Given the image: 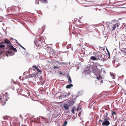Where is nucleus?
<instances>
[{
  "instance_id": "obj_1",
  "label": "nucleus",
  "mask_w": 126,
  "mask_h": 126,
  "mask_svg": "<svg viewBox=\"0 0 126 126\" xmlns=\"http://www.w3.org/2000/svg\"><path fill=\"white\" fill-rule=\"evenodd\" d=\"M95 65L96 67V68H95L94 69V68H93L92 64V65L88 64L87 66V68L85 69L83 72V74H90V71H93L94 73L96 75L97 79L98 80L100 79H101L102 78V77L101 76V72L103 70L102 69H101V70H98V69L97 68V66H101L99 64L95 63Z\"/></svg>"
},
{
  "instance_id": "obj_2",
  "label": "nucleus",
  "mask_w": 126,
  "mask_h": 126,
  "mask_svg": "<svg viewBox=\"0 0 126 126\" xmlns=\"http://www.w3.org/2000/svg\"><path fill=\"white\" fill-rule=\"evenodd\" d=\"M4 42V44H7L8 47H9L10 50H11L12 51H14L15 52L16 51V49L13 47L10 41L8 40V39H5Z\"/></svg>"
},
{
  "instance_id": "obj_3",
  "label": "nucleus",
  "mask_w": 126,
  "mask_h": 126,
  "mask_svg": "<svg viewBox=\"0 0 126 126\" xmlns=\"http://www.w3.org/2000/svg\"><path fill=\"white\" fill-rule=\"evenodd\" d=\"M27 78H30L32 77L34 78H35L36 77H37L38 75L36 74V73L34 69H33L32 70V72L30 73V72L29 74L27 76H26Z\"/></svg>"
},
{
  "instance_id": "obj_4",
  "label": "nucleus",
  "mask_w": 126,
  "mask_h": 126,
  "mask_svg": "<svg viewBox=\"0 0 126 126\" xmlns=\"http://www.w3.org/2000/svg\"><path fill=\"white\" fill-rule=\"evenodd\" d=\"M95 56H96V58L97 60H99L103 61V62H104L106 60L102 57V55L99 52L98 53H96Z\"/></svg>"
},
{
  "instance_id": "obj_5",
  "label": "nucleus",
  "mask_w": 126,
  "mask_h": 126,
  "mask_svg": "<svg viewBox=\"0 0 126 126\" xmlns=\"http://www.w3.org/2000/svg\"><path fill=\"white\" fill-rule=\"evenodd\" d=\"M73 102L69 101H68L67 103L64 104L63 107L65 110H67L69 109V107L70 106H72L73 105Z\"/></svg>"
},
{
  "instance_id": "obj_6",
  "label": "nucleus",
  "mask_w": 126,
  "mask_h": 126,
  "mask_svg": "<svg viewBox=\"0 0 126 126\" xmlns=\"http://www.w3.org/2000/svg\"><path fill=\"white\" fill-rule=\"evenodd\" d=\"M42 38L40 37L38 39L34 41V43L37 47H38V46H41L42 44Z\"/></svg>"
},
{
  "instance_id": "obj_7",
  "label": "nucleus",
  "mask_w": 126,
  "mask_h": 126,
  "mask_svg": "<svg viewBox=\"0 0 126 126\" xmlns=\"http://www.w3.org/2000/svg\"><path fill=\"white\" fill-rule=\"evenodd\" d=\"M104 120V121H103L102 120H99V121L103 122L102 124L103 126H109L110 124V123L109 122L108 120V119H107Z\"/></svg>"
},
{
  "instance_id": "obj_8",
  "label": "nucleus",
  "mask_w": 126,
  "mask_h": 126,
  "mask_svg": "<svg viewBox=\"0 0 126 126\" xmlns=\"http://www.w3.org/2000/svg\"><path fill=\"white\" fill-rule=\"evenodd\" d=\"M3 96L4 100L5 102L7 101L8 99L9 98V95L7 92L5 93V94H4Z\"/></svg>"
},
{
  "instance_id": "obj_9",
  "label": "nucleus",
  "mask_w": 126,
  "mask_h": 126,
  "mask_svg": "<svg viewBox=\"0 0 126 126\" xmlns=\"http://www.w3.org/2000/svg\"><path fill=\"white\" fill-rule=\"evenodd\" d=\"M11 51H7L6 52H4L3 53V54L4 55V56L6 55L7 57L11 56L12 55V53L10 52Z\"/></svg>"
},
{
  "instance_id": "obj_10",
  "label": "nucleus",
  "mask_w": 126,
  "mask_h": 126,
  "mask_svg": "<svg viewBox=\"0 0 126 126\" xmlns=\"http://www.w3.org/2000/svg\"><path fill=\"white\" fill-rule=\"evenodd\" d=\"M46 118H45L43 117H41V119L40 120V122L42 123H47V122L46 121Z\"/></svg>"
},
{
  "instance_id": "obj_11",
  "label": "nucleus",
  "mask_w": 126,
  "mask_h": 126,
  "mask_svg": "<svg viewBox=\"0 0 126 126\" xmlns=\"http://www.w3.org/2000/svg\"><path fill=\"white\" fill-rule=\"evenodd\" d=\"M67 97V95L66 94H61L59 97V99H62V98H65Z\"/></svg>"
},
{
  "instance_id": "obj_12",
  "label": "nucleus",
  "mask_w": 126,
  "mask_h": 126,
  "mask_svg": "<svg viewBox=\"0 0 126 126\" xmlns=\"http://www.w3.org/2000/svg\"><path fill=\"white\" fill-rule=\"evenodd\" d=\"M5 47V46L4 44V43L2 42L0 43V48H3Z\"/></svg>"
},
{
  "instance_id": "obj_13",
  "label": "nucleus",
  "mask_w": 126,
  "mask_h": 126,
  "mask_svg": "<svg viewBox=\"0 0 126 126\" xmlns=\"http://www.w3.org/2000/svg\"><path fill=\"white\" fill-rule=\"evenodd\" d=\"M36 70L37 72H36V74H37L38 75V76L39 75L41 74V71L40 69L38 67H37V69H36Z\"/></svg>"
},
{
  "instance_id": "obj_14",
  "label": "nucleus",
  "mask_w": 126,
  "mask_h": 126,
  "mask_svg": "<svg viewBox=\"0 0 126 126\" xmlns=\"http://www.w3.org/2000/svg\"><path fill=\"white\" fill-rule=\"evenodd\" d=\"M67 78L68 79V82L69 84L71 83L72 81L71 77L69 75H68L67 77Z\"/></svg>"
},
{
  "instance_id": "obj_15",
  "label": "nucleus",
  "mask_w": 126,
  "mask_h": 126,
  "mask_svg": "<svg viewBox=\"0 0 126 126\" xmlns=\"http://www.w3.org/2000/svg\"><path fill=\"white\" fill-rule=\"evenodd\" d=\"M108 115V112H106L105 113V114L104 115L103 117V119H107V118H108L107 117V116Z\"/></svg>"
},
{
  "instance_id": "obj_16",
  "label": "nucleus",
  "mask_w": 126,
  "mask_h": 126,
  "mask_svg": "<svg viewBox=\"0 0 126 126\" xmlns=\"http://www.w3.org/2000/svg\"><path fill=\"white\" fill-rule=\"evenodd\" d=\"M90 59L93 60H97L96 58V56H92L91 57Z\"/></svg>"
},
{
  "instance_id": "obj_17",
  "label": "nucleus",
  "mask_w": 126,
  "mask_h": 126,
  "mask_svg": "<svg viewBox=\"0 0 126 126\" xmlns=\"http://www.w3.org/2000/svg\"><path fill=\"white\" fill-rule=\"evenodd\" d=\"M40 1L42 3H46L47 2V0H40Z\"/></svg>"
},
{
  "instance_id": "obj_18",
  "label": "nucleus",
  "mask_w": 126,
  "mask_h": 126,
  "mask_svg": "<svg viewBox=\"0 0 126 126\" xmlns=\"http://www.w3.org/2000/svg\"><path fill=\"white\" fill-rule=\"evenodd\" d=\"M60 64L61 65H63V66L65 65H66V64L64 63L63 62H60Z\"/></svg>"
},
{
  "instance_id": "obj_19",
  "label": "nucleus",
  "mask_w": 126,
  "mask_h": 126,
  "mask_svg": "<svg viewBox=\"0 0 126 126\" xmlns=\"http://www.w3.org/2000/svg\"><path fill=\"white\" fill-rule=\"evenodd\" d=\"M18 45L20 47H21V48H22L24 49L25 50H26L19 43H18Z\"/></svg>"
},
{
  "instance_id": "obj_20",
  "label": "nucleus",
  "mask_w": 126,
  "mask_h": 126,
  "mask_svg": "<svg viewBox=\"0 0 126 126\" xmlns=\"http://www.w3.org/2000/svg\"><path fill=\"white\" fill-rule=\"evenodd\" d=\"M110 75L112 77V78L113 79H115V77L113 74L112 73V74L111 73H110Z\"/></svg>"
},
{
  "instance_id": "obj_21",
  "label": "nucleus",
  "mask_w": 126,
  "mask_h": 126,
  "mask_svg": "<svg viewBox=\"0 0 126 126\" xmlns=\"http://www.w3.org/2000/svg\"><path fill=\"white\" fill-rule=\"evenodd\" d=\"M40 0H36L35 3L36 4H39V2Z\"/></svg>"
},
{
  "instance_id": "obj_22",
  "label": "nucleus",
  "mask_w": 126,
  "mask_h": 126,
  "mask_svg": "<svg viewBox=\"0 0 126 126\" xmlns=\"http://www.w3.org/2000/svg\"><path fill=\"white\" fill-rule=\"evenodd\" d=\"M106 49H107V52H108L109 55V56L108 57V59H109V58H110V53H109V51H108V49H107V48H106Z\"/></svg>"
},
{
  "instance_id": "obj_23",
  "label": "nucleus",
  "mask_w": 126,
  "mask_h": 126,
  "mask_svg": "<svg viewBox=\"0 0 126 126\" xmlns=\"http://www.w3.org/2000/svg\"><path fill=\"white\" fill-rule=\"evenodd\" d=\"M70 86L69 84L67 85L66 87V89L69 88V89L70 88Z\"/></svg>"
},
{
  "instance_id": "obj_24",
  "label": "nucleus",
  "mask_w": 126,
  "mask_h": 126,
  "mask_svg": "<svg viewBox=\"0 0 126 126\" xmlns=\"http://www.w3.org/2000/svg\"><path fill=\"white\" fill-rule=\"evenodd\" d=\"M67 122L66 121H65L64 122V124L63 125L66 126L67 124Z\"/></svg>"
},
{
  "instance_id": "obj_25",
  "label": "nucleus",
  "mask_w": 126,
  "mask_h": 126,
  "mask_svg": "<svg viewBox=\"0 0 126 126\" xmlns=\"http://www.w3.org/2000/svg\"><path fill=\"white\" fill-rule=\"evenodd\" d=\"M74 110H75L74 109H72L71 110V112L73 114H74Z\"/></svg>"
},
{
  "instance_id": "obj_26",
  "label": "nucleus",
  "mask_w": 126,
  "mask_h": 126,
  "mask_svg": "<svg viewBox=\"0 0 126 126\" xmlns=\"http://www.w3.org/2000/svg\"><path fill=\"white\" fill-rule=\"evenodd\" d=\"M32 67L33 68L35 69H37V68L38 67L36 66L35 65H33L32 66Z\"/></svg>"
},
{
  "instance_id": "obj_27",
  "label": "nucleus",
  "mask_w": 126,
  "mask_h": 126,
  "mask_svg": "<svg viewBox=\"0 0 126 126\" xmlns=\"http://www.w3.org/2000/svg\"><path fill=\"white\" fill-rule=\"evenodd\" d=\"M6 102L5 101L4 102V103H3L2 104H1V105L2 106H4L5 104H6Z\"/></svg>"
},
{
  "instance_id": "obj_28",
  "label": "nucleus",
  "mask_w": 126,
  "mask_h": 126,
  "mask_svg": "<svg viewBox=\"0 0 126 126\" xmlns=\"http://www.w3.org/2000/svg\"><path fill=\"white\" fill-rule=\"evenodd\" d=\"M116 113V112H113L112 111V115H113L115 114Z\"/></svg>"
},
{
  "instance_id": "obj_29",
  "label": "nucleus",
  "mask_w": 126,
  "mask_h": 126,
  "mask_svg": "<svg viewBox=\"0 0 126 126\" xmlns=\"http://www.w3.org/2000/svg\"><path fill=\"white\" fill-rule=\"evenodd\" d=\"M56 68H59V67H57V66H54V69H55Z\"/></svg>"
},
{
  "instance_id": "obj_30",
  "label": "nucleus",
  "mask_w": 126,
  "mask_h": 126,
  "mask_svg": "<svg viewBox=\"0 0 126 126\" xmlns=\"http://www.w3.org/2000/svg\"><path fill=\"white\" fill-rule=\"evenodd\" d=\"M42 29H43V28H44V30H43V31H44V30L45 28V26H43L42 27Z\"/></svg>"
},
{
  "instance_id": "obj_31",
  "label": "nucleus",
  "mask_w": 126,
  "mask_h": 126,
  "mask_svg": "<svg viewBox=\"0 0 126 126\" xmlns=\"http://www.w3.org/2000/svg\"><path fill=\"white\" fill-rule=\"evenodd\" d=\"M116 28V26H114L113 27V30H115V29Z\"/></svg>"
},
{
  "instance_id": "obj_32",
  "label": "nucleus",
  "mask_w": 126,
  "mask_h": 126,
  "mask_svg": "<svg viewBox=\"0 0 126 126\" xmlns=\"http://www.w3.org/2000/svg\"><path fill=\"white\" fill-rule=\"evenodd\" d=\"M14 40L16 41V42L18 44V43H19L17 42V40L16 39H14Z\"/></svg>"
},
{
  "instance_id": "obj_33",
  "label": "nucleus",
  "mask_w": 126,
  "mask_h": 126,
  "mask_svg": "<svg viewBox=\"0 0 126 126\" xmlns=\"http://www.w3.org/2000/svg\"><path fill=\"white\" fill-rule=\"evenodd\" d=\"M69 84V85H70V87H72V86H73V85L72 84H71H71Z\"/></svg>"
},
{
  "instance_id": "obj_34",
  "label": "nucleus",
  "mask_w": 126,
  "mask_h": 126,
  "mask_svg": "<svg viewBox=\"0 0 126 126\" xmlns=\"http://www.w3.org/2000/svg\"><path fill=\"white\" fill-rule=\"evenodd\" d=\"M81 94H79L78 95H77L76 96V97H78L79 96V95H81Z\"/></svg>"
},
{
  "instance_id": "obj_35",
  "label": "nucleus",
  "mask_w": 126,
  "mask_h": 126,
  "mask_svg": "<svg viewBox=\"0 0 126 126\" xmlns=\"http://www.w3.org/2000/svg\"><path fill=\"white\" fill-rule=\"evenodd\" d=\"M124 54H126V51H124Z\"/></svg>"
},
{
  "instance_id": "obj_36",
  "label": "nucleus",
  "mask_w": 126,
  "mask_h": 126,
  "mask_svg": "<svg viewBox=\"0 0 126 126\" xmlns=\"http://www.w3.org/2000/svg\"><path fill=\"white\" fill-rule=\"evenodd\" d=\"M125 84H126V79L125 80Z\"/></svg>"
},
{
  "instance_id": "obj_37",
  "label": "nucleus",
  "mask_w": 126,
  "mask_h": 126,
  "mask_svg": "<svg viewBox=\"0 0 126 126\" xmlns=\"http://www.w3.org/2000/svg\"><path fill=\"white\" fill-rule=\"evenodd\" d=\"M69 46H67V48H69Z\"/></svg>"
},
{
  "instance_id": "obj_38",
  "label": "nucleus",
  "mask_w": 126,
  "mask_h": 126,
  "mask_svg": "<svg viewBox=\"0 0 126 126\" xmlns=\"http://www.w3.org/2000/svg\"><path fill=\"white\" fill-rule=\"evenodd\" d=\"M71 49L73 50V47H72L71 48Z\"/></svg>"
},
{
  "instance_id": "obj_39",
  "label": "nucleus",
  "mask_w": 126,
  "mask_h": 126,
  "mask_svg": "<svg viewBox=\"0 0 126 126\" xmlns=\"http://www.w3.org/2000/svg\"><path fill=\"white\" fill-rule=\"evenodd\" d=\"M41 82V83H42V84L43 85V84H44V83L42 82Z\"/></svg>"
},
{
  "instance_id": "obj_40",
  "label": "nucleus",
  "mask_w": 126,
  "mask_h": 126,
  "mask_svg": "<svg viewBox=\"0 0 126 126\" xmlns=\"http://www.w3.org/2000/svg\"><path fill=\"white\" fill-rule=\"evenodd\" d=\"M47 110H48V111H49V112H51V111H49V109H47Z\"/></svg>"
},
{
  "instance_id": "obj_41",
  "label": "nucleus",
  "mask_w": 126,
  "mask_h": 126,
  "mask_svg": "<svg viewBox=\"0 0 126 126\" xmlns=\"http://www.w3.org/2000/svg\"><path fill=\"white\" fill-rule=\"evenodd\" d=\"M11 39L12 40H13V39H14H14H13V38H11Z\"/></svg>"
},
{
  "instance_id": "obj_42",
  "label": "nucleus",
  "mask_w": 126,
  "mask_h": 126,
  "mask_svg": "<svg viewBox=\"0 0 126 126\" xmlns=\"http://www.w3.org/2000/svg\"><path fill=\"white\" fill-rule=\"evenodd\" d=\"M101 83H102V82H103V80H102L101 81Z\"/></svg>"
},
{
  "instance_id": "obj_43",
  "label": "nucleus",
  "mask_w": 126,
  "mask_h": 126,
  "mask_svg": "<svg viewBox=\"0 0 126 126\" xmlns=\"http://www.w3.org/2000/svg\"><path fill=\"white\" fill-rule=\"evenodd\" d=\"M125 95H126V92H125Z\"/></svg>"
},
{
  "instance_id": "obj_44",
  "label": "nucleus",
  "mask_w": 126,
  "mask_h": 126,
  "mask_svg": "<svg viewBox=\"0 0 126 126\" xmlns=\"http://www.w3.org/2000/svg\"><path fill=\"white\" fill-rule=\"evenodd\" d=\"M2 99L0 97V100H1Z\"/></svg>"
},
{
  "instance_id": "obj_45",
  "label": "nucleus",
  "mask_w": 126,
  "mask_h": 126,
  "mask_svg": "<svg viewBox=\"0 0 126 126\" xmlns=\"http://www.w3.org/2000/svg\"><path fill=\"white\" fill-rule=\"evenodd\" d=\"M63 126H65V125H63Z\"/></svg>"
},
{
  "instance_id": "obj_46",
  "label": "nucleus",
  "mask_w": 126,
  "mask_h": 126,
  "mask_svg": "<svg viewBox=\"0 0 126 126\" xmlns=\"http://www.w3.org/2000/svg\"><path fill=\"white\" fill-rule=\"evenodd\" d=\"M59 73L60 74H62V73Z\"/></svg>"
},
{
  "instance_id": "obj_47",
  "label": "nucleus",
  "mask_w": 126,
  "mask_h": 126,
  "mask_svg": "<svg viewBox=\"0 0 126 126\" xmlns=\"http://www.w3.org/2000/svg\"><path fill=\"white\" fill-rule=\"evenodd\" d=\"M80 92H78V93L79 94Z\"/></svg>"
},
{
  "instance_id": "obj_48",
  "label": "nucleus",
  "mask_w": 126,
  "mask_h": 126,
  "mask_svg": "<svg viewBox=\"0 0 126 126\" xmlns=\"http://www.w3.org/2000/svg\"><path fill=\"white\" fill-rule=\"evenodd\" d=\"M14 83H15L16 82H14Z\"/></svg>"
},
{
  "instance_id": "obj_49",
  "label": "nucleus",
  "mask_w": 126,
  "mask_h": 126,
  "mask_svg": "<svg viewBox=\"0 0 126 126\" xmlns=\"http://www.w3.org/2000/svg\"><path fill=\"white\" fill-rule=\"evenodd\" d=\"M19 78V79H20V77Z\"/></svg>"
},
{
  "instance_id": "obj_50",
  "label": "nucleus",
  "mask_w": 126,
  "mask_h": 126,
  "mask_svg": "<svg viewBox=\"0 0 126 126\" xmlns=\"http://www.w3.org/2000/svg\"><path fill=\"white\" fill-rule=\"evenodd\" d=\"M26 126L25 125H23V126Z\"/></svg>"
},
{
  "instance_id": "obj_51",
  "label": "nucleus",
  "mask_w": 126,
  "mask_h": 126,
  "mask_svg": "<svg viewBox=\"0 0 126 126\" xmlns=\"http://www.w3.org/2000/svg\"><path fill=\"white\" fill-rule=\"evenodd\" d=\"M4 32H5V31H6V30H5V31H4Z\"/></svg>"
},
{
  "instance_id": "obj_52",
  "label": "nucleus",
  "mask_w": 126,
  "mask_h": 126,
  "mask_svg": "<svg viewBox=\"0 0 126 126\" xmlns=\"http://www.w3.org/2000/svg\"><path fill=\"white\" fill-rule=\"evenodd\" d=\"M20 116H21V115H20Z\"/></svg>"
},
{
  "instance_id": "obj_53",
  "label": "nucleus",
  "mask_w": 126,
  "mask_h": 126,
  "mask_svg": "<svg viewBox=\"0 0 126 126\" xmlns=\"http://www.w3.org/2000/svg\"><path fill=\"white\" fill-rule=\"evenodd\" d=\"M117 27H118V25H117Z\"/></svg>"
},
{
  "instance_id": "obj_54",
  "label": "nucleus",
  "mask_w": 126,
  "mask_h": 126,
  "mask_svg": "<svg viewBox=\"0 0 126 126\" xmlns=\"http://www.w3.org/2000/svg\"><path fill=\"white\" fill-rule=\"evenodd\" d=\"M117 27H118V25H117Z\"/></svg>"
},
{
  "instance_id": "obj_55",
  "label": "nucleus",
  "mask_w": 126,
  "mask_h": 126,
  "mask_svg": "<svg viewBox=\"0 0 126 126\" xmlns=\"http://www.w3.org/2000/svg\"><path fill=\"white\" fill-rule=\"evenodd\" d=\"M125 37H126V35L125 36Z\"/></svg>"
},
{
  "instance_id": "obj_56",
  "label": "nucleus",
  "mask_w": 126,
  "mask_h": 126,
  "mask_svg": "<svg viewBox=\"0 0 126 126\" xmlns=\"http://www.w3.org/2000/svg\"><path fill=\"white\" fill-rule=\"evenodd\" d=\"M38 29H39V28H38Z\"/></svg>"
},
{
  "instance_id": "obj_57",
  "label": "nucleus",
  "mask_w": 126,
  "mask_h": 126,
  "mask_svg": "<svg viewBox=\"0 0 126 126\" xmlns=\"http://www.w3.org/2000/svg\"><path fill=\"white\" fill-rule=\"evenodd\" d=\"M112 126H113V125H112Z\"/></svg>"
}]
</instances>
